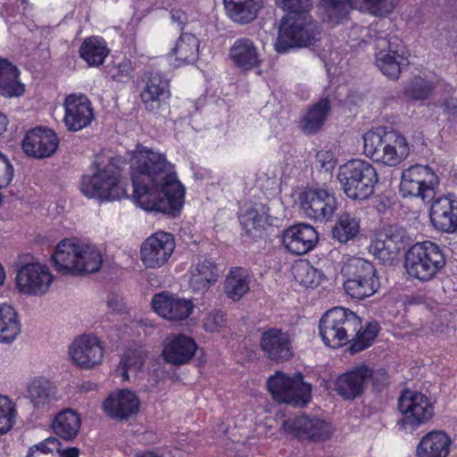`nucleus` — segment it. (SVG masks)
I'll return each mask as SVG.
<instances>
[{"label": "nucleus", "instance_id": "25", "mask_svg": "<svg viewBox=\"0 0 457 457\" xmlns=\"http://www.w3.org/2000/svg\"><path fill=\"white\" fill-rule=\"evenodd\" d=\"M315 228L304 223L288 228L283 235V244L288 252L302 255L311 251L318 242Z\"/></svg>", "mask_w": 457, "mask_h": 457}, {"label": "nucleus", "instance_id": "40", "mask_svg": "<svg viewBox=\"0 0 457 457\" xmlns=\"http://www.w3.org/2000/svg\"><path fill=\"white\" fill-rule=\"evenodd\" d=\"M21 332L18 313L6 303L0 304V342L11 343Z\"/></svg>", "mask_w": 457, "mask_h": 457}, {"label": "nucleus", "instance_id": "19", "mask_svg": "<svg viewBox=\"0 0 457 457\" xmlns=\"http://www.w3.org/2000/svg\"><path fill=\"white\" fill-rule=\"evenodd\" d=\"M260 346L264 356L272 362L282 363L294 355L293 337L280 328L265 330L262 334Z\"/></svg>", "mask_w": 457, "mask_h": 457}, {"label": "nucleus", "instance_id": "23", "mask_svg": "<svg viewBox=\"0 0 457 457\" xmlns=\"http://www.w3.org/2000/svg\"><path fill=\"white\" fill-rule=\"evenodd\" d=\"M282 428L286 432L294 433L299 438L314 441L327 440L332 432L331 426L325 420L307 415L284 420Z\"/></svg>", "mask_w": 457, "mask_h": 457}, {"label": "nucleus", "instance_id": "37", "mask_svg": "<svg viewBox=\"0 0 457 457\" xmlns=\"http://www.w3.org/2000/svg\"><path fill=\"white\" fill-rule=\"evenodd\" d=\"M80 427L79 415L71 409L59 412L52 423L55 435L66 441H72L78 436Z\"/></svg>", "mask_w": 457, "mask_h": 457}, {"label": "nucleus", "instance_id": "34", "mask_svg": "<svg viewBox=\"0 0 457 457\" xmlns=\"http://www.w3.org/2000/svg\"><path fill=\"white\" fill-rule=\"evenodd\" d=\"M403 238L402 232L391 228L372 242L371 251L384 262L394 260L403 248Z\"/></svg>", "mask_w": 457, "mask_h": 457}, {"label": "nucleus", "instance_id": "56", "mask_svg": "<svg viewBox=\"0 0 457 457\" xmlns=\"http://www.w3.org/2000/svg\"><path fill=\"white\" fill-rule=\"evenodd\" d=\"M170 15L172 21L177 22L180 26L181 29L184 28V25L187 23V15L181 10H172L170 12Z\"/></svg>", "mask_w": 457, "mask_h": 457}, {"label": "nucleus", "instance_id": "59", "mask_svg": "<svg viewBox=\"0 0 457 457\" xmlns=\"http://www.w3.org/2000/svg\"><path fill=\"white\" fill-rule=\"evenodd\" d=\"M433 329H434L435 332L442 334V333L446 332L449 329V327L448 326H442L440 328H435Z\"/></svg>", "mask_w": 457, "mask_h": 457}, {"label": "nucleus", "instance_id": "48", "mask_svg": "<svg viewBox=\"0 0 457 457\" xmlns=\"http://www.w3.org/2000/svg\"><path fill=\"white\" fill-rule=\"evenodd\" d=\"M60 443L54 437H49L44 442L29 448L27 457H61L59 452Z\"/></svg>", "mask_w": 457, "mask_h": 457}, {"label": "nucleus", "instance_id": "41", "mask_svg": "<svg viewBox=\"0 0 457 457\" xmlns=\"http://www.w3.org/2000/svg\"><path fill=\"white\" fill-rule=\"evenodd\" d=\"M250 278L245 270L234 268L224 283L226 295L233 301L240 300L250 289Z\"/></svg>", "mask_w": 457, "mask_h": 457}, {"label": "nucleus", "instance_id": "29", "mask_svg": "<svg viewBox=\"0 0 457 457\" xmlns=\"http://www.w3.org/2000/svg\"><path fill=\"white\" fill-rule=\"evenodd\" d=\"M195 350L194 339L185 335H176L166 339L162 355L167 362L179 366L188 362Z\"/></svg>", "mask_w": 457, "mask_h": 457}, {"label": "nucleus", "instance_id": "58", "mask_svg": "<svg viewBox=\"0 0 457 457\" xmlns=\"http://www.w3.org/2000/svg\"><path fill=\"white\" fill-rule=\"evenodd\" d=\"M7 124L6 117L0 112V136L6 130Z\"/></svg>", "mask_w": 457, "mask_h": 457}, {"label": "nucleus", "instance_id": "5", "mask_svg": "<svg viewBox=\"0 0 457 457\" xmlns=\"http://www.w3.org/2000/svg\"><path fill=\"white\" fill-rule=\"evenodd\" d=\"M363 152L376 162L395 167L410 154L406 138L398 131L378 127L363 135Z\"/></svg>", "mask_w": 457, "mask_h": 457}, {"label": "nucleus", "instance_id": "33", "mask_svg": "<svg viewBox=\"0 0 457 457\" xmlns=\"http://www.w3.org/2000/svg\"><path fill=\"white\" fill-rule=\"evenodd\" d=\"M228 16L236 23L247 24L256 19L263 0H223Z\"/></svg>", "mask_w": 457, "mask_h": 457}, {"label": "nucleus", "instance_id": "35", "mask_svg": "<svg viewBox=\"0 0 457 457\" xmlns=\"http://www.w3.org/2000/svg\"><path fill=\"white\" fill-rule=\"evenodd\" d=\"M219 278L217 265L211 260L199 262L191 270L190 287L195 292L204 293Z\"/></svg>", "mask_w": 457, "mask_h": 457}, {"label": "nucleus", "instance_id": "53", "mask_svg": "<svg viewBox=\"0 0 457 457\" xmlns=\"http://www.w3.org/2000/svg\"><path fill=\"white\" fill-rule=\"evenodd\" d=\"M440 106L445 112L457 115V97L453 94L445 97L440 104Z\"/></svg>", "mask_w": 457, "mask_h": 457}, {"label": "nucleus", "instance_id": "52", "mask_svg": "<svg viewBox=\"0 0 457 457\" xmlns=\"http://www.w3.org/2000/svg\"><path fill=\"white\" fill-rule=\"evenodd\" d=\"M317 161L320 163V167L326 171L332 170L336 166V161L333 154L330 152H319L316 155Z\"/></svg>", "mask_w": 457, "mask_h": 457}, {"label": "nucleus", "instance_id": "6", "mask_svg": "<svg viewBox=\"0 0 457 457\" xmlns=\"http://www.w3.org/2000/svg\"><path fill=\"white\" fill-rule=\"evenodd\" d=\"M337 178L344 193L353 200L368 199L378 182L373 165L361 159H353L339 166Z\"/></svg>", "mask_w": 457, "mask_h": 457}, {"label": "nucleus", "instance_id": "62", "mask_svg": "<svg viewBox=\"0 0 457 457\" xmlns=\"http://www.w3.org/2000/svg\"><path fill=\"white\" fill-rule=\"evenodd\" d=\"M4 278H5V274H4L2 265L0 264V286L4 283Z\"/></svg>", "mask_w": 457, "mask_h": 457}, {"label": "nucleus", "instance_id": "47", "mask_svg": "<svg viewBox=\"0 0 457 457\" xmlns=\"http://www.w3.org/2000/svg\"><path fill=\"white\" fill-rule=\"evenodd\" d=\"M16 415V404L8 396L0 395V435L11 430Z\"/></svg>", "mask_w": 457, "mask_h": 457}, {"label": "nucleus", "instance_id": "45", "mask_svg": "<svg viewBox=\"0 0 457 457\" xmlns=\"http://www.w3.org/2000/svg\"><path fill=\"white\" fill-rule=\"evenodd\" d=\"M292 274L299 284L306 287H317L320 284V273L310 265L309 262L301 261L292 267Z\"/></svg>", "mask_w": 457, "mask_h": 457}, {"label": "nucleus", "instance_id": "26", "mask_svg": "<svg viewBox=\"0 0 457 457\" xmlns=\"http://www.w3.org/2000/svg\"><path fill=\"white\" fill-rule=\"evenodd\" d=\"M152 306L160 316L171 321L186 320L194 309L190 300L178 298L166 293L155 295L152 300Z\"/></svg>", "mask_w": 457, "mask_h": 457}, {"label": "nucleus", "instance_id": "49", "mask_svg": "<svg viewBox=\"0 0 457 457\" xmlns=\"http://www.w3.org/2000/svg\"><path fill=\"white\" fill-rule=\"evenodd\" d=\"M144 357L139 353L131 352L127 353L120 363V368L122 370V380L125 381L129 379V372L137 375L144 365Z\"/></svg>", "mask_w": 457, "mask_h": 457}, {"label": "nucleus", "instance_id": "18", "mask_svg": "<svg viewBox=\"0 0 457 457\" xmlns=\"http://www.w3.org/2000/svg\"><path fill=\"white\" fill-rule=\"evenodd\" d=\"M175 248L173 237L159 231L147 237L141 245L140 257L146 268L162 267L171 256Z\"/></svg>", "mask_w": 457, "mask_h": 457}, {"label": "nucleus", "instance_id": "21", "mask_svg": "<svg viewBox=\"0 0 457 457\" xmlns=\"http://www.w3.org/2000/svg\"><path fill=\"white\" fill-rule=\"evenodd\" d=\"M69 353L74 363L80 368L90 370L101 363L104 347L96 337L83 335L73 341Z\"/></svg>", "mask_w": 457, "mask_h": 457}, {"label": "nucleus", "instance_id": "11", "mask_svg": "<svg viewBox=\"0 0 457 457\" xmlns=\"http://www.w3.org/2000/svg\"><path fill=\"white\" fill-rule=\"evenodd\" d=\"M267 386L273 398L279 403L303 406L311 398V386L303 382L301 373L290 378L278 371L268 379Z\"/></svg>", "mask_w": 457, "mask_h": 457}, {"label": "nucleus", "instance_id": "3", "mask_svg": "<svg viewBox=\"0 0 457 457\" xmlns=\"http://www.w3.org/2000/svg\"><path fill=\"white\" fill-rule=\"evenodd\" d=\"M276 3L278 7L288 12L282 20L275 44L278 53L307 46L319 38L320 27L307 15L312 5V0H276Z\"/></svg>", "mask_w": 457, "mask_h": 457}, {"label": "nucleus", "instance_id": "55", "mask_svg": "<svg viewBox=\"0 0 457 457\" xmlns=\"http://www.w3.org/2000/svg\"><path fill=\"white\" fill-rule=\"evenodd\" d=\"M116 71L111 74V77L114 80L122 81L123 79L130 78L129 66L127 63L120 64L115 68Z\"/></svg>", "mask_w": 457, "mask_h": 457}, {"label": "nucleus", "instance_id": "13", "mask_svg": "<svg viewBox=\"0 0 457 457\" xmlns=\"http://www.w3.org/2000/svg\"><path fill=\"white\" fill-rule=\"evenodd\" d=\"M398 409L403 414L399 424L403 428L414 429L430 420L434 406L429 398L418 392L404 391L398 400Z\"/></svg>", "mask_w": 457, "mask_h": 457}, {"label": "nucleus", "instance_id": "1", "mask_svg": "<svg viewBox=\"0 0 457 457\" xmlns=\"http://www.w3.org/2000/svg\"><path fill=\"white\" fill-rule=\"evenodd\" d=\"M131 170L133 197L142 209L170 217L180 213L185 188L164 155L139 145Z\"/></svg>", "mask_w": 457, "mask_h": 457}, {"label": "nucleus", "instance_id": "30", "mask_svg": "<svg viewBox=\"0 0 457 457\" xmlns=\"http://www.w3.org/2000/svg\"><path fill=\"white\" fill-rule=\"evenodd\" d=\"M452 438L443 430H433L426 434L417 446L418 457H447Z\"/></svg>", "mask_w": 457, "mask_h": 457}, {"label": "nucleus", "instance_id": "10", "mask_svg": "<svg viewBox=\"0 0 457 457\" xmlns=\"http://www.w3.org/2000/svg\"><path fill=\"white\" fill-rule=\"evenodd\" d=\"M80 189L87 197L102 201H115L128 196L124 183L112 166L98 169L93 176L82 177Z\"/></svg>", "mask_w": 457, "mask_h": 457}, {"label": "nucleus", "instance_id": "31", "mask_svg": "<svg viewBox=\"0 0 457 457\" xmlns=\"http://www.w3.org/2000/svg\"><path fill=\"white\" fill-rule=\"evenodd\" d=\"M270 208L265 205H255L247 209L240 216V223L249 237L253 239L262 237L270 226Z\"/></svg>", "mask_w": 457, "mask_h": 457}, {"label": "nucleus", "instance_id": "9", "mask_svg": "<svg viewBox=\"0 0 457 457\" xmlns=\"http://www.w3.org/2000/svg\"><path fill=\"white\" fill-rule=\"evenodd\" d=\"M376 65L391 79H397L403 67L408 64V55L403 41L395 36H374Z\"/></svg>", "mask_w": 457, "mask_h": 457}, {"label": "nucleus", "instance_id": "46", "mask_svg": "<svg viewBox=\"0 0 457 457\" xmlns=\"http://www.w3.org/2000/svg\"><path fill=\"white\" fill-rule=\"evenodd\" d=\"M432 83L420 77L414 78L405 87L404 96L411 101H423L432 94Z\"/></svg>", "mask_w": 457, "mask_h": 457}, {"label": "nucleus", "instance_id": "24", "mask_svg": "<svg viewBox=\"0 0 457 457\" xmlns=\"http://www.w3.org/2000/svg\"><path fill=\"white\" fill-rule=\"evenodd\" d=\"M58 145L56 134L52 129L41 128L28 131L21 144L24 153L39 159L53 155Z\"/></svg>", "mask_w": 457, "mask_h": 457}, {"label": "nucleus", "instance_id": "61", "mask_svg": "<svg viewBox=\"0 0 457 457\" xmlns=\"http://www.w3.org/2000/svg\"><path fill=\"white\" fill-rule=\"evenodd\" d=\"M137 457H160V456L156 455L155 453H154L152 452H146L140 455H137Z\"/></svg>", "mask_w": 457, "mask_h": 457}, {"label": "nucleus", "instance_id": "15", "mask_svg": "<svg viewBox=\"0 0 457 457\" xmlns=\"http://www.w3.org/2000/svg\"><path fill=\"white\" fill-rule=\"evenodd\" d=\"M300 204L305 216L319 222L331 220L338 207L334 193L322 188H309L303 192Z\"/></svg>", "mask_w": 457, "mask_h": 457}, {"label": "nucleus", "instance_id": "8", "mask_svg": "<svg viewBox=\"0 0 457 457\" xmlns=\"http://www.w3.org/2000/svg\"><path fill=\"white\" fill-rule=\"evenodd\" d=\"M342 275L346 294L358 300L373 295L380 287L375 266L362 258L348 260L342 267Z\"/></svg>", "mask_w": 457, "mask_h": 457}, {"label": "nucleus", "instance_id": "27", "mask_svg": "<svg viewBox=\"0 0 457 457\" xmlns=\"http://www.w3.org/2000/svg\"><path fill=\"white\" fill-rule=\"evenodd\" d=\"M430 220L439 231L449 234L457 232V200L449 196L434 200L430 207Z\"/></svg>", "mask_w": 457, "mask_h": 457}, {"label": "nucleus", "instance_id": "44", "mask_svg": "<svg viewBox=\"0 0 457 457\" xmlns=\"http://www.w3.org/2000/svg\"><path fill=\"white\" fill-rule=\"evenodd\" d=\"M54 395V388L46 379H34L27 386V397L36 408L45 407L51 402Z\"/></svg>", "mask_w": 457, "mask_h": 457}, {"label": "nucleus", "instance_id": "16", "mask_svg": "<svg viewBox=\"0 0 457 457\" xmlns=\"http://www.w3.org/2000/svg\"><path fill=\"white\" fill-rule=\"evenodd\" d=\"M15 281L21 293L42 295L49 290L53 282V275L46 265L31 262L22 265L19 269Z\"/></svg>", "mask_w": 457, "mask_h": 457}, {"label": "nucleus", "instance_id": "36", "mask_svg": "<svg viewBox=\"0 0 457 457\" xmlns=\"http://www.w3.org/2000/svg\"><path fill=\"white\" fill-rule=\"evenodd\" d=\"M330 109V100L328 97L321 98L302 118L301 129L308 135L316 134L324 125Z\"/></svg>", "mask_w": 457, "mask_h": 457}, {"label": "nucleus", "instance_id": "38", "mask_svg": "<svg viewBox=\"0 0 457 457\" xmlns=\"http://www.w3.org/2000/svg\"><path fill=\"white\" fill-rule=\"evenodd\" d=\"M19 70L5 59H0V95L7 97L21 96L24 85L19 80Z\"/></svg>", "mask_w": 457, "mask_h": 457}, {"label": "nucleus", "instance_id": "57", "mask_svg": "<svg viewBox=\"0 0 457 457\" xmlns=\"http://www.w3.org/2000/svg\"><path fill=\"white\" fill-rule=\"evenodd\" d=\"M60 455L61 457H79V450L77 447H69L61 452L59 449V452H55Z\"/></svg>", "mask_w": 457, "mask_h": 457}, {"label": "nucleus", "instance_id": "60", "mask_svg": "<svg viewBox=\"0 0 457 457\" xmlns=\"http://www.w3.org/2000/svg\"><path fill=\"white\" fill-rule=\"evenodd\" d=\"M81 387H82V389L88 391V390H92L95 387V385L90 382H87V384H83L81 386Z\"/></svg>", "mask_w": 457, "mask_h": 457}, {"label": "nucleus", "instance_id": "42", "mask_svg": "<svg viewBox=\"0 0 457 457\" xmlns=\"http://www.w3.org/2000/svg\"><path fill=\"white\" fill-rule=\"evenodd\" d=\"M360 220L349 212L340 214L333 228L332 235L340 243L354 239L360 233Z\"/></svg>", "mask_w": 457, "mask_h": 457}, {"label": "nucleus", "instance_id": "22", "mask_svg": "<svg viewBox=\"0 0 457 457\" xmlns=\"http://www.w3.org/2000/svg\"><path fill=\"white\" fill-rule=\"evenodd\" d=\"M64 124L70 131H79L91 124L95 118L94 109L85 95L71 94L64 101Z\"/></svg>", "mask_w": 457, "mask_h": 457}, {"label": "nucleus", "instance_id": "2", "mask_svg": "<svg viewBox=\"0 0 457 457\" xmlns=\"http://www.w3.org/2000/svg\"><path fill=\"white\" fill-rule=\"evenodd\" d=\"M319 329L326 345L338 348L350 344L348 351L354 354L371 345L378 336L379 325L371 321L363 328L361 319L353 312L335 307L321 317Z\"/></svg>", "mask_w": 457, "mask_h": 457}, {"label": "nucleus", "instance_id": "14", "mask_svg": "<svg viewBox=\"0 0 457 457\" xmlns=\"http://www.w3.org/2000/svg\"><path fill=\"white\" fill-rule=\"evenodd\" d=\"M438 185L435 172L423 165H413L402 172L400 193L403 197H420L423 201L432 198Z\"/></svg>", "mask_w": 457, "mask_h": 457}, {"label": "nucleus", "instance_id": "43", "mask_svg": "<svg viewBox=\"0 0 457 457\" xmlns=\"http://www.w3.org/2000/svg\"><path fill=\"white\" fill-rule=\"evenodd\" d=\"M199 40L194 35L183 33L171 49V54L180 63H189L197 60Z\"/></svg>", "mask_w": 457, "mask_h": 457}, {"label": "nucleus", "instance_id": "12", "mask_svg": "<svg viewBox=\"0 0 457 457\" xmlns=\"http://www.w3.org/2000/svg\"><path fill=\"white\" fill-rule=\"evenodd\" d=\"M328 21L338 23L350 9L376 17L386 16L395 8L396 0H322Z\"/></svg>", "mask_w": 457, "mask_h": 457}, {"label": "nucleus", "instance_id": "50", "mask_svg": "<svg viewBox=\"0 0 457 457\" xmlns=\"http://www.w3.org/2000/svg\"><path fill=\"white\" fill-rule=\"evenodd\" d=\"M226 314L221 311H212L204 319V328L209 332H219L226 324Z\"/></svg>", "mask_w": 457, "mask_h": 457}, {"label": "nucleus", "instance_id": "20", "mask_svg": "<svg viewBox=\"0 0 457 457\" xmlns=\"http://www.w3.org/2000/svg\"><path fill=\"white\" fill-rule=\"evenodd\" d=\"M103 409L110 419L127 421L138 413L140 401L131 390L120 389L110 394L103 403Z\"/></svg>", "mask_w": 457, "mask_h": 457}, {"label": "nucleus", "instance_id": "32", "mask_svg": "<svg viewBox=\"0 0 457 457\" xmlns=\"http://www.w3.org/2000/svg\"><path fill=\"white\" fill-rule=\"evenodd\" d=\"M229 57L239 69L248 71L260 63L259 52L253 41L247 37L237 39L229 49Z\"/></svg>", "mask_w": 457, "mask_h": 457}, {"label": "nucleus", "instance_id": "28", "mask_svg": "<svg viewBox=\"0 0 457 457\" xmlns=\"http://www.w3.org/2000/svg\"><path fill=\"white\" fill-rule=\"evenodd\" d=\"M169 80L159 72H150L140 94L145 108L156 112L170 97Z\"/></svg>", "mask_w": 457, "mask_h": 457}, {"label": "nucleus", "instance_id": "39", "mask_svg": "<svg viewBox=\"0 0 457 457\" xmlns=\"http://www.w3.org/2000/svg\"><path fill=\"white\" fill-rule=\"evenodd\" d=\"M109 54V49L104 40L98 37H89L79 47L80 57L89 66H99Z\"/></svg>", "mask_w": 457, "mask_h": 457}, {"label": "nucleus", "instance_id": "4", "mask_svg": "<svg viewBox=\"0 0 457 457\" xmlns=\"http://www.w3.org/2000/svg\"><path fill=\"white\" fill-rule=\"evenodd\" d=\"M52 261L56 271L62 275L97 272L103 263L102 255L95 245L75 239L59 242Z\"/></svg>", "mask_w": 457, "mask_h": 457}, {"label": "nucleus", "instance_id": "17", "mask_svg": "<svg viewBox=\"0 0 457 457\" xmlns=\"http://www.w3.org/2000/svg\"><path fill=\"white\" fill-rule=\"evenodd\" d=\"M377 377L386 379L385 370L374 372L366 365H361L355 369L340 375L335 383V391L345 400H353L360 396L370 378L375 380Z\"/></svg>", "mask_w": 457, "mask_h": 457}, {"label": "nucleus", "instance_id": "7", "mask_svg": "<svg viewBox=\"0 0 457 457\" xmlns=\"http://www.w3.org/2000/svg\"><path fill=\"white\" fill-rule=\"evenodd\" d=\"M445 265V254L437 245L430 241L413 245L405 254L406 272L423 282L434 278Z\"/></svg>", "mask_w": 457, "mask_h": 457}, {"label": "nucleus", "instance_id": "54", "mask_svg": "<svg viewBox=\"0 0 457 457\" xmlns=\"http://www.w3.org/2000/svg\"><path fill=\"white\" fill-rule=\"evenodd\" d=\"M108 308L113 312H120L124 310L125 305L123 299L117 295H111L107 300Z\"/></svg>", "mask_w": 457, "mask_h": 457}, {"label": "nucleus", "instance_id": "51", "mask_svg": "<svg viewBox=\"0 0 457 457\" xmlns=\"http://www.w3.org/2000/svg\"><path fill=\"white\" fill-rule=\"evenodd\" d=\"M13 177V168L11 162L0 152V189L7 187Z\"/></svg>", "mask_w": 457, "mask_h": 457}]
</instances>
